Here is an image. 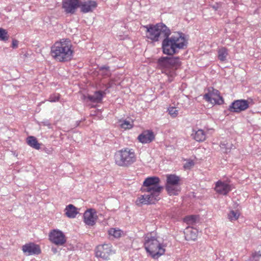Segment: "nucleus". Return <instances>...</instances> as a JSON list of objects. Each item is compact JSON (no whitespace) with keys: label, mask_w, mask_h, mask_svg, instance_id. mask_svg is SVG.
<instances>
[{"label":"nucleus","mask_w":261,"mask_h":261,"mask_svg":"<svg viewBox=\"0 0 261 261\" xmlns=\"http://www.w3.org/2000/svg\"><path fill=\"white\" fill-rule=\"evenodd\" d=\"M160 181V178L155 176L149 177L145 179L141 191L146 193L138 197L136 201L137 205L153 203L160 199L159 195L163 189L159 185Z\"/></svg>","instance_id":"1"},{"label":"nucleus","mask_w":261,"mask_h":261,"mask_svg":"<svg viewBox=\"0 0 261 261\" xmlns=\"http://www.w3.org/2000/svg\"><path fill=\"white\" fill-rule=\"evenodd\" d=\"M68 39H62L56 42L51 47L50 55L57 61L67 62L71 60L73 51Z\"/></svg>","instance_id":"2"},{"label":"nucleus","mask_w":261,"mask_h":261,"mask_svg":"<svg viewBox=\"0 0 261 261\" xmlns=\"http://www.w3.org/2000/svg\"><path fill=\"white\" fill-rule=\"evenodd\" d=\"M187 45V41L181 33H175L170 37H166L162 42L164 54L172 55L176 53L177 49H182Z\"/></svg>","instance_id":"3"},{"label":"nucleus","mask_w":261,"mask_h":261,"mask_svg":"<svg viewBox=\"0 0 261 261\" xmlns=\"http://www.w3.org/2000/svg\"><path fill=\"white\" fill-rule=\"evenodd\" d=\"M158 65L168 76L169 82H171L176 75V69L181 65V62L178 57H162L158 60Z\"/></svg>","instance_id":"4"},{"label":"nucleus","mask_w":261,"mask_h":261,"mask_svg":"<svg viewBox=\"0 0 261 261\" xmlns=\"http://www.w3.org/2000/svg\"><path fill=\"white\" fill-rule=\"evenodd\" d=\"M144 245L146 251L154 259L158 258L165 252V246L158 240L157 237L152 236L151 234L145 237Z\"/></svg>","instance_id":"5"},{"label":"nucleus","mask_w":261,"mask_h":261,"mask_svg":"<svg viewBox=\"0 0 261 261\" xmlns=\"http://www.w3.org/2000/svg\"><path fill=\"white\" fill-rule=\"evenodd\" d=\"M136 161L135 153L132 149L125 148L117 151L115 154V162L119 166L128 167Z\"/></svg>","instance_id":"6"},{"label":"nucleus","mask_w":261,"mask_h":261,"mask_svg":"<svg viewBox=\"0 0 261 261\" xmlns=\"http://www.w3.org/2000/svg\"><path fill=\"white\" fill-rule=\"evenodd\" d=\"M145 27L147 29V37L153 41H158L160 38H166L170 34V30L163 23Z\"/></svg>","instance_id":"7"},{"label":"nucleus","mask_w":261,"mask_h":261,"mask_svg":"<svg viewBox=\"0 0 261 261\" xmlns=\"http://www.w3.org/2000/svg\"><path fill=\"white\" fill-rule=\"evenodd\" d=\"M166 190L170 195H177L181 190L180 177L174 174L167 175Z\"/></svg>","instance_id":"8"},{"label":"nucleus","mask_w":261,"mask_h":261,"mask_svg":"<svg viewBox=\"0 0 261 261\" xmlns=\"http://www.w3.org/2000/svg\"><path fill=\"white\" fill-rule=\"evenodd\" d=\"M207 92L206 93L203 98L207 101L212 104L220 105L223 102L222 97L220 95V92L218 90L214 89L212 87L207 89Z\"/></svg>","instance_id":"9"},{"label":"nucleus","mask_w":261,"mask_h":261,"mask_svg":"<svg viewBox=\"0 0 261 261\" xmlns=\"http://www.w3.org/2000/svg\"><path fill=\"white\" fill-rule=\"evenodd\" d=\"M114 252L112 249V245L110 244L99 245L95 249L96 256L103 259H109L110 256Z\"/></svg>","instance_id":"10"},{"label":"nucleus","mask_w":261,"mask_h":261,"mask_svg":"<svg viewBox=\"0 0 261 261\" xmlns=\"http://www.w3.org/2000/svg\"><path fill=\"white\" fill-rule=\"evenodd\" d=\"M49 237L50 241L58 246L63 245L66 242L65 236L59 230H53L50 232Z\"/></svg>","instance_id":"11"},{"label":"nucleus","mask_w":261,"mask_h":261,"mask_svg":"<svg viewBox=\"0 0 261 261\" xmlns=\"http://www.w3.org/2000/svg\"><path fill=\"white\" fill-rule=\"evenodd\" d=\"M249 107V102L246 100H237L229 106V110L231 112L239 113L245 111Z\"/></svg>","instance_id":"12"},{"label":"nucleus","mask_w":261,"mask_h":261,"mask_svg":"<svg viewBox=\"0 0 261 261\" xmlns=\"http://www.w3.org/2000/svg\"><path fill=\"white\" fill-rule=\"evenodd\" d=\"M80 0H64L62 7L66 13L73 14L79 7Z\"/></svg>","instance_id":"13"},{"label":"nucleus","mask_w":261,"mask_h":261,"mask_svg":"<svg viewBox=\"0 0 261 261\" xmlns=\"http://www.w3.org/2000/svg\"><path fill=\"white\" fill-rule=\"evenodd\" d=\"M22 250L27 255L39 254L41 253V250L39 245L33 243H30L24 245Z\"/></svg>","instance_id":"14"},{"label":"nucleus","mask_w":261,"mask_h":261,"mask_svg":"<svg viewBox=\"0 0 261 261\" xmlns=\"http://www.w3.org/2000/svg\"><path fill=\"white\" fill-rule=\"evenodd\" d=\"M96 7V3L95 1L90 0H86L84 1H80V4L79 5L81 11L84 13L92 12Z\"/></svg>","instance_id":"15"},{"label":"nucleus","mask_w":261,"mask_h":261,"mask_svg":"<svg viewBox=\"0 0 261 261\" xmlns=\"http://www.w3.org/2000/svg\"><path fill=\"white\" fill-rule=\"evenodd\" d=\"M97 219L96 212L93 209L87 210L84 214V221L86 224L93 226L95 224Z\"/></svg>","instance_id":"16"},{"label":"nucleus","mask_w":261,"mask_h":261,"mask_svg":"<svg viewBox=\"0 0 261 261\" xmlns=\"http://www.w3.org/2000/svg\"><path fill=\"white\" fill-rule=\"evenodd\" d=\"M215 189L217 193L220 194L226 195L231 191V187L227 183L218 181L216 184Z\"/></svg>","instance_id":"17"},{"label":"nucleus","mask_w":261,"mask_h":261,"mask_svg":"<svg viewBox=\"0 0 261 261\" xmlns=\"http://www.w3.org/2000/svg\"><path fill=\"white\" fill-rule=\"evenodd\" d=\"M154 138L153 132L151 130L144 131L138 137L139 141L142 143L151 142Z\"/></svg>","instance_id":"18"},{"label":"nucleus","mask_w":261,"mask_h":261,"mask_svg":"<svg viewBox=\"0 0 261 261\" xmlns=\"http://www.w3.org/2000/svg\"><path fill=\"white\" fill-rule=\"evenodd\" d=\"M66 216L70 218H75L77 214V208L72 204H69L65 208Z\"/></svg>","instance_id":"19"},{"label":"nucleus","mask_w":261,"mask_h":261,"mask_svg":"<svg viewBox=\"0 0 261 261\" xmlns=\"http://www.w3.org/2000/svg\"><path fill=\"white\" fill-rule=\"evenodd\" d=\"M27 143L29 146L36 149H39L40 148V144L34 136H29L27 138Z\"/></svg>","instance_id":"20"},{"label":"nucleus","mask_w":261,"mask_h":261,"mask_svg":"<svg viewBox=\"0 0 261 261\" xmlns=\"http://www.w3.org/2000/svg\"><path fill=\"white\" fill-rule=\"evenodd\" d=\"M193 135L194 139L198 142L203 141L206 138V135L202 129H198Z\"/></svg>","instance_id":"21"},{"label":"nucleus","mask_w":261,"mask_h":261,"mask_svg":"<svg viewBox=\"0 0 261 261\" xmlns=\"http://www.w3.org/2000/svg\"><path fill=\"white\" fill-rule=\"evenodd\" d=\"M103 94L101 91H97L95 92L93 95H89L88 98L92 102H99L101 101Z\"/></svg>","instance_id":"22"},{"label":"nucleus","mask_w":261,"mask_h":261,"mask_svg":"<svg viewBox=\"0 0 261 261\" xmlns=\"http://www.w3.org/2000/svg\"><path fill=\"white\" fill-rule=\"evenodd\" d=\"M228 54V50L225 47H221L218 50V58L221 61H225Z\"/></svg>","instance_id":"23"},{"label":"nucleus","mask_w":261,"mask_h":261,"mask_svg":"<svg viewBox=\"0 0 261 261\" xmlns=\"http://www.w3.org/2000/svg\"><path fill=\"white\" fill-rule=\"evenodd\" d=\"M119 125L122 128L125 129H130L133 127V122L132 121L122 120L119 121Z\"/></svg>","instance_id":"24"},{"label":"nucleus","mask_w":261,"mask_h":261,"mask_svg":"<svg viewBox=\"0 0 261 261\" xmlns=\"http://www.w3.org/2000/svg\"><path fill=\"white\" fill-rule=\"evenodd\" d=\"M220 146L222 149H225L226 152H229L233 147V145L231 142L228 141L221 142Z\"/></svg>","instance_id":"25"},{"label":"nucleus","mask_w":261,"mask_h":261,"mask_svg":"<svg viewBox=\"0 0 261 261\" xmlns=\"http://www.w3.org/2000/svg\"><path fill=\"white\" fill-rule=\"evenodd\" d=\"M122 231L120 229L116 228H111L109 230L108 233L110 236H113L115 238H119L121 235Z\"/></svg>","instance_id":"26"},{"label":"nucleus","mask_w":261,"mask_h":261,"mask_svg":"<svg viewBox=\"0 0 261 261\" xmlns=\"http://www.w3.org/2000/svg\"><path fill=\"white\" fill-rule=\"evenodd\" d=\"M100 74L103 76H110L111 74L108 66H102L99 68Z\"/></svg>","instance_id":"27"},{"label":"nucleus","mask_w":261,"mask_h":261,"mask_svg":"<svg viewBox=\"0 0 261 261\" xmlns=\"http://www.w3.org/2000/svg\"><path fill=\"white\" fill-rule=\"evenodd\" d=\"M240 216V213L237 211H231L228 214V218L231 221L237 220Z\"/></svg>","instance_id":"28"},{"label":"nucleus","mask_w":261,"mask_h":261,"mask_svg":"<svg viewBox=\"0 0 261 261\" xmlns=\"http://www.w3.org/2000/svg\"><path fill=\"white\" fill-rule=\"evenodd\" d=\"M198 218V216L195 215L189 216L186 217L184 221L189 224H193L196 222Z\"/></svg>","instance_id":"29"},{"label":"nucleus","mask_w":261,"mask_h":261,"mask_svg":"<svg viewBox=\"0 0 261 261\" xmlns=\"http://www.w3.org/2000/svg\"><path fill=\"white\" fill-rule=\"evenodd\" d=\"M9 37L8 32L6 30L0 28V40L6 41L8 40Z\"/></svg>","instance_id":"30"},{"label":"nucleus","mask_w":261,"mask_h":261,"mask_svg":"<svg viewBox=\"0 0 261 261\" xmlns=\"http://www.w3.org/2000/svg\"><path fill=\"white\" fill-rule=\"evenodd\" d=\"M168 113L169 115L172 117V118H175L178 114V110L175 107H170L168 109Z\"/></svg>","instance_id":"31"},{"label":"nucleus","mask_w":261,"mask_h":261,"mask_svg":"<svg viewBox=\"0 0 261 261\" xmlns=\"http://www.w3.org/2000/svg\"><path fill=\"white\" fill-rule=\"evenodd\" d=\"M189 232H190L191 234L190 238L192 240H195L197 237V230L195 229H193L192 228H187L186 229V233L188 234Z\"/></svg>","instance_id":"32"},{"label":"nucleus","mask_w":261,"mask_h":261,"mask_svg":"<svg viewBox=\"0 0 261 261\" xmlns=\"http://www.w3.org/2000/svg\"><path fill=\"white\" fill-rule=\"evenodd\" d=\"M60 94L58 93H55L50 95L48 100L50 102H56L59 100Z\"/></svg>","instance_id":"33"},{"label":"nucleus","mask_w":261,"mask_h":261,"mask_svg":"<svg viewBox=\"0 0 261 261\" xmlns=\"http://www.w3.org/2000/svg\"><path fill=\"white\" fill-rule=\"evenodd\" d=\"M194 165V163L192 160H188L184 165L185 169H190Z\"/></svg>","instance_id":"34"},{"label":"nucleus","mask_w":261,"mask_h":261,"mask_svg":"<svg viewBox=\"0 0 261 261\" xmlns=\"http://www.w3.org/2000/svg\"><path fill=\"white\" fill-rule=\"evenodd\" d=\"M18 41L16 40H13L12 43V47L13 48H16L18 47Z\"/></svg>","instance_id":"35"},{"label":"nucleus","mask_w":261,"mask_h":261,"mask_svg":"<svg viewBox=\"0 0 261 261\" xmlns=\"http://www.w3.org/2000/svg\"><path fill=\"white\" fill-rule=\"evenodd\" d=\"M112 83L111 82H110L109 83H108L106 85V87L107 89H108V88L112 87Z\"/></svg>","instance_id":"36"},{"label":"nucleus","mask_w":261,"mask_h":261,"mask_svg":"<svg viewBox=\"0 0 261 261\" xmlns=\"http://www.w3.org/2000/svg\"><path fill=\"white\" fill-rule=\"evenodd\" d=\"M258 255L261 256V245L260 246V250L257 252Z\"/></svg>","instance_id":"37"},{"label":"nucleus","mask_w":261,"mask_h":261,"mask_svg":"<svg viewBox=\"0 0 261 261\" xmlns=\"http://www.w3.org/2000/svg\"><path fill=\"white\" fill-rule=\"evenodd\" d=\"M52 250L54 252V253H56L57 252V249H54V248H52Z\"/></svg>","instance_id":"38"}]
</instances>
